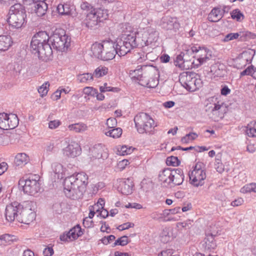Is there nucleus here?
Listing matches in <instances>:
<instances>
[{"label":"nucleus","mask_w":256,"mask_h":256,"mask_svg":"<svg viewBox=\"0 0 256 256\" xmlns=\"http://www.w3.org/2000/svg\"><path fill=\"white\" fill-rule=\"evenodd\" d=\"M88 184V176L84 172L74 174L66 177L64 182V192L71 199L82 198Z\"/></svg>","instance_id":"f257e3e1"},{"label":"nucleus","mask_w":256,"mask_h":256,"mask_svg":"<svg viewBox=\"0 0 256 256\" xmlns=\"http://www.w3.org/2000/svg\"><path fill=\"white\" fill-rule=\"evenodd\" d=\"M128 74L133 80L142 86L154 88L158 84V74L152 66L138 65L136 69L130 70Z\"/></svg>","instance_id":"f03ea898"},{"label":"nucleus","mask_w":256,"mask_h":256,"mask_svg":"<svg viewBox=\"0 0 256 256\" xmlns=\"http://www.w3.org/2000/svg\"><path fill=\"white\" fill-rule=\"evenodd\" d=\"M184 174L180 168L171 169L167 168L160 171L158 174V181L164 186L172 188L182 184Z\"/></svg>","instance_id":"7ed1b4c3"},{"label":"nucleus","mask_w":256,"mask_h":256,"mask_svg":"<svg viewBox=\"0 0 256 256\" xmlns=\"http://www.w3.org/2000/svg\"><path fill=\"white\" fill-rule=\"evenodd\" d=\"M205 112L210 118L214 122L222 119L227 112L226 104L218 98L211 97L206 100Z\"/></svg>","instance_id":"20e7f679"},{"label":"nucleus","mask_w":256,"mask_h":256,"mask_svg":"<svg viewBox=\"0 0 256 256\" xmlns=\"http://www.w3.org/2000/svg\"><path fill=\"white\" fill-rule=\"evenodd\" d=\"M8 22L12 27L20 28L24 26L26 22V14L24 6L20 4H15L9 10Z\"/></svg>","instance_id":"39448f33"},{"label":"nucleus","mask_w":256,"mask_h":256,"mask_svg":"<svg viewBox=\"0 0 256 256\" xmlns=\"http://www.w3.org/2000/svg\"><path fill=\"white\" fill-rule=\"evenodd\" d=\"M108 18V12L106 10L101 8H94L87 14L82 24L88 28L94 29L100 22Z\"/></svg>","instance_id":"423d86ee"},{"label":"nucleus","mask_w":256,"mask_h":256,"mask_svg":"<svg viewBox=\"0 0 256 256\" xmlns=\"http://www.w3.org/2000/svg\"><path fill=\"white\" fill-rule=\"evenodd\" d=\"M50 40L53 48L61 52H66L70 45V36L62 29L56 30Z\"/></svg>","instance_id":"0eeeda50"},{"label":"nucleus","mask_w":256,"mask_h":256,"mask_svg":"<svg viewBox=\"0 0 256 256\" xmlns=\"http://www.w3.org/2000/svg\"><path fill=\"white\" fill-rule=\"evenodd\" d=\"M138 46L135 34L124 35L115 44L116 53L120 56H125L134 48Z\"/></svg>","instance_id":"6e6552de"},{"label":"nucleus","mask_w":256,"mask_h":256,"mask_svg":"<svg viewBox=\"0 0 256 256\" xmlns=\"http://www.w3.org/2000/svg\"><path fill=\"white\" fill-rule=\"evenodd\" d=\"M181 84L188 90L194 92L202 86V82L200 76L193 72H186L181 74L179 76Z\"/></svg>","instance_id":"1a4fd4ad"},{"label":"nucleus","mask_w":256,"mask_h":256,"mask_svg":"<svg viewBox=\"0 0 256 256\" xmlns=\"http://www.w3.org/2000/svg\"><path fill=\"white\" fill-rule=\"evenodd\" d=\"M134 122L138 132L140 134L150 132L156 126L154 120L147 114L140 112L136 114Z\"/></svg>","instance_id":"9d476101"},{"label":"nucleus","mask_w":256,"mask_h":256,"mask_svg":"<svg viewBox=\"0 0 256 256\" xmlns=\"http://www.w3.org/2000/svg\"><path fill=\"white\" fill-rule=\"evenodd\" d=\"M21 206H22V208L19 212L18 222L28 224L35 218L36 204L32 201H26L21 204Z\"/></svg>","instance_id":"9b49d317"},{"label":"nucleus","mask_w":256,"mask_h":256,"mask_svg":"<svg viewBox=\"0 0 256 256\" xmlns=\"http://www.w3.org/2000/svg\"><path fill=\"white\" fill-rule=\"evenodd\" d=\"M158 38V32L155 28H147L144 29L142 36L136 40L138 46L144 47L157 42Z\"/></svg>","instance_id":"f8f14e48"},{"label":"nucleus","mask_w":256,"mask_h":256,"mask_svg":"<svg viewBox=\"0 0 256 256\" xmlns=\"http://www.w3.org/2000/svg\"><path fill=\"white\" fill-rule=\"evenodd\" d=\"M202 164L198 162L196 164L194 169L189 174L190 180L191 184L195 186H202L204 183V180L206 178V174L202 169Z\"/></svg>","instance_id":"ddd939ff"},{"label":"nucleus","mask_w":256,"mask_h":256,"mask_svg":"<svg viewBox=\"0 0 256 256\" xmlns=\"http://www.w3.org/2000/svg\"><path fill=\"white\" fill-rule=\"evenodd\" d=\"M18 124V119L16 114L0 113V128L13 129Z\"/></svg>","instance_id":"4468645a"},{"label":"nucleus","mask_w":256,"mask_h":256,"mask_svg":"<svg viewBox=\"0 0 256 256\" xmlns=\"http://www.w3.org/2000/svg\"><path fill=\"white\" fill-rule=\"evenodd\" d=\"M64 142L68 144L62 150L63 154L65 156L68 158H74L80 154L81 148L77 142L67 138L64 139Z\"/></svg>","instance_id":"2eb2a0df"},{"label":"nucleus","mask_w":256,"mask_h":256,"mask_svg":"<svg viewBox=\"0 0 256 256\" xmlns=\"http://www.w3.org/2000/svg\"><path fill=\"white\" fill-rule=\"evenodd\" d=\"M19 186L22 187L24 193L30 195H34L40 190V183L35 179L20 180Z\"/></svg>","instance_id":"dca6fc26"},{"label":"nucleus","mask_w":256,"mask_h":256,"mask_svg":"<svg viewBox=\"0 0 256 256\" xmlns=\"http://www.w3.org/2000/svg\"><path fill=\"white\" fill-rule=\"evenodd\" d=\"M22 208L21 204L14 202L6 206L5 210V217L6 220L10 222L16 220L18 222L19 212Z\"/></svg>","instance_id":"f3484780"},{"label":"nucleus","mask_w":256,"mask_h":256,"mask_svg":"<svg viewBox=\"0 0 256 256\" xmlns=\"http://www.w3.org/2000/svg\"><path fill=\"white\" fill-rule=\"evenodd\" d=\"M191 50L193 53H194L193 57L196 58V60H194L192 64L197 68L209 59V58L208 56L206 50L205 48L192 46L191 48Z\"/></svg>","instance_id":"a211bd4d"},{"label":"nucleus","mask_w":256,"mask_h":256,"mask_svg":"<svg viewBox=\"0 0 256 256\" xmlns=\"http://www.w3.org/2000/svg\"><path fill=\"white\" fill-rule=\"evenodd\" d=\"M162 28L166 30H174L176 31L180 27L177 18L170 16H166L162 18L160 22Z\"/></svg>","instance_id":"6ab92c4d"},{"label":"nucleus","mask_w":256,"mask_h":256,"mask_svg":"<svg viewBox=\"0 0 256 256\" xmlns=\"http://www.w3.org/2000/svg\"><path fill=\"white\" fill-rule=\"evenodd\" d=\"M104 146L102 144H95L90 148V156L91 160L96 159L106 158L108 156L107 152H104Z\"/></svg>","instance_id":"aec40b11"},{"label":"nucleus","mask_w":256,"mask_h":256,"mask_svg":"<svg viewBox=\"0 0 256 256\" xmlns=\"http://www.w3.org/2000/svg\"><path fill=\"white\" fill-rule=\"evenodd\" d=\"M50 39L47 32L44 31L39 32L32 37L30 42V48H38V46L41 44L48 43Z\"/></svg>","instance_id":"412c9836"},{"label":"nucleus","mask_w":256,"mask_h":256,"mask_svg":"<svg viewBox=\"0 0 256 256\" xmlns=\"http://www.w3.org/2000/svg\"><path fill=\"white\" fill-rule=\"evenodd\" d=\"M133 182L130 178L122 179L119 180L118 190L122 194L128 195L132 193Z\"/></svg>","instance_id":"4be33fe9"},{"label":"nucleus","mask_w":256,"mask_h":256,"mask_svg":"<svg viewBox=\"0 0 256 256\" xmlns=\"http://www.w3.org/2000/svg\"><path fill=\"white\" fill-rule=\"evenodd\" d=\"M255 52L254 50L248 48L245 49L241 52V69L245 68L246 64H250L254 56Z\"/></svg>","instance_id":"5701e85b"},{"label":"nucleus","mask_w":256,"mask_h":256,"mask_svg":"<svg viewBox=\"0 0 256 256\" xmlns=\"http://www.w3.org/2000/svg\"><path fill=\"white\" fill-rule=\"evenodd\" d=\"M37 55L39 58L43 60L46 61L50 60L52 56V48L50 44L48 43H44Z\"/></svg>","instance_id":"b1692460"},{"label":"nucleus","mask_w":256,"mask_h":256,"mask_svg":"<svg viewBox=\"0 0 256 256\" xmlns=\"http://www.w3.org/2000/svg\"><path fill=\"white\" fill-rule=\"evenodd\" d=\"M104 48H106V60L113 59L117 54L115 43L112 41H104Z\"/></svg>","instance_id":"393cba45"},{"label":"nucleus","mask_w":256,"mask_h":256,"mask_svg":"<svg viewBox=\"0 0 256 256\" xmlns=\"http://www.w3.org/2000/svg\"><path fill=\"white\" fill-rule=\"evenodd\" d=\"M52 168L56 178L58 179H61L64 178L65 175V168L62 164L54 162L52 165Z\"/></svg>","instance_id":"a878e982"},{"label":"nucleus","mask_w":256,"mask_h":256,"mask_svg":"<svg viewBox=\"0 0 256 256\" xmlns=\"http://www.w3.org/2000/svg\"><path fill=\"white\" fill-rule=\"evenodd\" d=\"M224 12L219 8H214L209 14L208 19L212 22H217L223 16Z\"/></svg>","instance_id":"bb28decb"},{"label":"nucleus","mask_w":256,"mask_h":256,"mask_svg":"<svg viewBox=\"0 0 256 256\" xmlns=\"http://www.w3.org/2000/svg\"><path fill=\"white\" fill-rule=\"evenodd\" d=\"M29 160V156L26 153H18L15 156L14 162L17 166H23Z\"/></svg>","instance_id":"cd10ccee"},{"label":"nucleus","mask_w":256,"mask_h":256,"mask_svg":"<svg viewBox=\"0 0 256 256\" xmlns=\"http://www.w3.org/2000/svg\"><path fill=\"white\" fill-rule=\"evenodd\" d=\"M12 40L10 36H0V51H5L12 45Z\"/></svg>","instance_id":"c85d7f7f"},{"label":"nucleus","mask_w":256,"mask_h":256,"mask_svg":"<svg viewBox=\"0 0 256 256\" xmlns=\"http://www.w3.org/2000/svg\"><path fill=\"white\" fill-rule=\"evenodd\" d=\"M104 41L102 43L95 42L91 46L92 55L94 58L100 59L102 49L104 48Z\"/></svg>","instance_id":"c756f323"},{"label":"nucleus","mask_w":256,"mask_h":256,"mask_svg":"<svg viewBox=\"0 0 256 256\" xmlns=\"http://www.w3.org/2000/svg\"><path fill=\"white\" fill-rule=\"evenodd\" d=\"M214 234H207L204 240L205 248L208 250H214L216 247V243L214 240Z\"/></svg>","instance_id":"7c9ffc66"},{"label":"nucleus","mask_w":256,"mask_h":256,"mask_svg":"<svg viewBox=\"0 0 256 256\" xmlns=\"http://www.w3.org/2000/svg\"><path fill=\"white\" fill-rule=\"evenodd\" d=\"M34 12L38 16H44L46 12L48 6L45 2H40L36 4Z\"/></svg>","instance_id":"2f4dec72"},{"label":"nucleus","mask_w":256,"mask_h":256,"mask_svg":"<svg viewBox=\"0 0 256 256\" xmlns=\"http://www.w3.org/2000/svg\"><path fill=\"white\" fill-rule=\"evenodd\" d=\"M70 130L74 131L76 132H83L87 130L88 126L84 123L80 122L70 124L68 126Z\"/></svg>","instance_id":"473e14b6"},{"label":"nucleus","mask_w":256,"mask_h":256,"mask_svg":"<svg viewBox=\"0 0 256 256\" xmlns=\"http://www.w3.org/2000/svg\"><path fill=\"white\" fill-rule=\"evenodd\" d=\"M68 232L72 240L77 239L83 234L82 230L78 224L72 228Z\"/></svg>","instance_id":"72a5a7b5"},{"label":"nucleus","mask_w":256,"mask_h":256,"mask_svg":"<svg viewBox=\"0 0 256 256\" xmlns=\"http://www.w3.org/2000/svg\"><path fill=\"white\" fill-rule=\"evenodd\" d=\"M57 10L62 15H69L70 14L72 8L68 4H59L57 6Z\"/></svg>","instance_id":"f704fd0d"},{"label":"nucleus","mask_w":256,"mask_h":256,"mask_svg":"<svg viewBox=\"0 0 256 256\" xmlns=\"http://www.w3.org/2000/svg\"><path fill=\"white\" fill-rule=\"evenodd\" d=\"M160 240L164 243H167L172 238V232L168 228H164L160 235Z\"/></svg>","instance_id":"c9c22d12"},{"label":"nucleus","mask_w":256,"mask_h":256,"mask_svg":"<svg viewBox=\"0 0 256 256\" xmlns=\"http://www.w3.org/2000/svg\"><path fill=\"white\" fill-rule=\"evenodd\" d=\"M122 132V129L120 128H111L108 131L106 132L105 134L106 136H108L114 138H117L121 136Z\"/></svg>","instance_id":"e433bc0d"},{"label":"nucleus","mask_w":256,"mask_h":256,"mask_svg":"<svg viewBox=\"0 0 256 256\" xmlns=\"http://www.w3.org/2000/svg\"><path fill=\"white\" fill-rule=\"evenodd\" d=\"M15 237L14 236L8 234H5L0 236V245L5 246L10 244L11 242L15 240Z\"/></svg>","instance_id":"4c0bfd02"},{"label":"nucleus","mask_w":256,"mask_h":256,"mask_svg":"<svg viewBox=\"0 0 256 256\" xmlns=\"http://www.w3.org/2000/svg\"><path fill=\"white\" fill-rule=\"evenodd\" d=\"M108 73V68L104 66H100L95 70L94 76L96 78H100L106 75Z\"/></svg>","instance_id":"58836bf2"},{"label":"nucleus","mask_w":256,"mask_h":256,"mask_svg":"<svg viewBox=\"0 0 256 256\" xmlns=\"http://www.w3.org/2000/svg\"><path fill=\"white\" fill-rule=\"evenodd\" d=\"M222 66L218 64L213 65L211 67L210 71L213 72L215 76L221 77L224 74V70L222 68Z\"/></svg>","instance_id":"ea45409f"},{"label":"nucleus","mask_w":256,"mask_h":256,"mask_svg":"<svg viewBox=\"0 0 256 256\" xmlns=\"http://www.w3.org/2000/svg\"><path fill=\"white\" fill-rule=\"evenodd\" d=\"M100 92H117L120 91V89L118 88L108 86L107 83H104L102 86H100Z\"/></svg>","instance_id":"a19ab883"},{"label":"nucleus","mask_w":256,"mask_h":256,"mask_svg":"<svg viewBox=\"0 0 256 256\" xmlns=\"http://www.w3.org/2000/svg\"><path fill=\"white\" fill-rule=\"evenodd\" d=\"M134 150L132 147H128L126 146H122L118 148V152L119 154L124 156L130 154Z\"/></svg>","instance_id":"79ce46f5"},{"label":"nucleus","mask_w":256,"mask_h":256,"mask_svg":"<svg viewBox=\"0 0 256 256\" xmlns=\"http://www.w3.org/2000/svg\"><path fill=\"white\" fill-rule=\"evenodd\" d=\"M256 36L253 33L248 31L241 32V42L248 41L251 39H254Z\"/></svg>","instance_id":"37998d69"},{"label":"nucleus","mask_w":256,"mask_h":256,"mask_svg":"<svg viewBox=\"0 0 256 256\" xmlns=\"http://www.w3.org/2000/svg\"><path fill=\"white\" fill-rule=\"evenodd\" d=\"M50 84L48 82H46L43 84L38 88V92L42 97L46 96L49 90Z\"/></svg>","instance_id":"c03bdc74"},{"label":"nucleus","mask_w":256,"mask_h":256,"mask_svg":"<svg viewBox=\"0 0 256 256\" xmlns=\"http://www.w3.org/2000/svg\"><path fill=\"white\" fill-rule=\"evenodd\" d=\"M93 75L92 74L86 73L78 76V80L80 82H86L93 80Z\"/></svg>","instance_id":"a18cd8bd"},{"label":"nucleus","mask_w":256,"mask_h":256,"mask_svg":"<svg viewBox=\"0 0 256 256\" xmlns=\"http://www.w3.org/2000/svg\"><path fill=\"white\" fill-rule=\"evenodd\" d=\"M198 134L194 132H190L182 138L181 141L183 143H188L190 141L195 140L198 137Z\"/></svg>","instance_id":"49530a36"},{"label":"nucleus","mask_w":256,"mask_h":256,"mask_svg":"<svg viewBox=\"0 0 256 256\" xmlns=\"http://www.w3.org/2000/svg\"><path fill=\"white\" fill-rule=\"evenodd\" d=\"M166 162L168 165L172 166H178L180 162L178 158L174 156L168 157Z\"/></svg>","instance_id":"de8ad7c7"},{"label":"nucleus","mask_w":256,"mask_h":256,"mask_svg":"<svg viewBox=\"0 0 256 256\" xmlns=\"http://www.w3.org/2000/svg\"><path fill=\"white\" fill-rule=\"evenodd\" d=\"M184 54H183L182 53H181L180 54L178 55L176 60H174V64L176 66H178L181 68H184Z\"/></svg>","instance_id":"09e8293b"},{"label":"nucleus","mask_w":256,"mask_h":256,"mask_svg":"<svg viewBox=\"0 0 256 256\" xmlns=\"http://www.w3.org/2000/svg\"><path fill=\"white\" fill-rule=\"evenodd\" d=\"M128 242L129 241L128 236H124L118 238L116 240L114 243V245H120L122 246H124L126 245Z\"/></svg>","instance_id":"8fccbe9b"},{"label":"nucleus","mask_w":256,"mask_h":256,"mask_svg":"<svg viewBox=\"0 0 256 256\" xmlns=\"http://www.w3.org/2000/svg\"><path fill=\"white\" fill-rule=\"evenodd\" d=\"M240 36V34L238 32L236 33H230L228 34H226L224 38L223 39L222 41L224 42H228L230 40H236Z\"/></svg>","instance_id":"3c124183"},{"label":"nucleus","mask_w":256,"mask_h":256,"mask_svg":"<svg viewBox=\"0 0 256 256\" xmlns=\"http://www.w3.org/2000/svg\"><path fill=\"white\" fill-rule=\"evenodd\" d=\"M10 142V136L6 134H0V146L8 145Z\"/></svg>","instance_id":"603ef678"},{"label":"nucleus","mask_w":256,"mask_h":256,"mask_svg":"<svg viewBox=\"0 0 256 256\" xmlns=\"http://www.w3.org/2000/svg\"><path fill=\"white\" fill-rule=\"evenodd\" d=\"M245 130L246 134L250 137H256V127H252L250 126H248Z\"/></svg>","instance_id":"864d4df0"},{"label":"nucleus","mask_w":256,"mask_h":256,"mask_svg":"<svg viewBox=\"0 0 256 256\" xmlns=\"http://www.w3.org/2000/svg\"><path fill=\"white\" fill-rule=\"evenodd\" d=\"M96 90L92 87H86L83 90V92L87 96L94 97V94H96Z\"/></svg>","instance_id":"5fc2aeb1"},{"label":"nucleus","mask_w":256,"mask_h":256,"mask_svg":"<svg viewBox=\"0 0 256 256\" xmlns=\"http://www.w3.org/2000/svg\"><path fill=\"white\" fill-rule=\"evenodd\" d=\"M27 74L30 76H34L38 72V68L34 65H31L27 68Z\"/></svg>","instance_id":"6e6d98bb"},{"label":"nucleus","mask_w":256,"mask_h":256,"mask_svg":"<svg viewBox=\"0 0 256 256\" xmlns=\"http://www.w3.org/2000/svg\"><path fill=\"white\" fill-rule=\"evenodd\" d=\"M61 124V122L60 120H50L48 122V128L50 129L54 130L58 128Z\"/></svg>","instance_id":"4d7b16f0"},{"label":"nucleus","mask_w":256,"mask_h":256,"mask_svg":"<svg viewBox=\"0 0 256 256\" xmlns=\"http://www.w3.org/2000/svg\"><path fill=\"white\" fill-rule=\"evenodd\" d=\"M63 205H64V204L62 202L56 203L52 206V209L56 212L60 214L62 211Z\"/></svg>","instance_id":"13d9d810"},{"label":"nucleus","mask_w":256,"mask_h":256,"mask_svg":"<svg viewBox=\"0 0 256 256\" xmlns=\"http://www.w3.org/2000/svg\"><path fill=\"white\" fill-rule=\"evenodd\" d=\"M117 124L116 120L114 118H109L107 120L106 125L110 128H114Z\"/></svg>","instance_id":"bf43d9fd"},{"label":"nucleus","mask_w":256,"mask_h":256,"mask_svg":"<svg viewBox=\"0 0 256 256\" xmlns=\"http://www.w3.org/2000/svg\"><path fill=\"white\" fill-rule=\"evenodd\" d=\"M253 66H248L246 68H244V70L241 72V76H251Z\"/></svg>","instance_id":"052dcab7"},{"label":"nucleus","mask_w":256,"mask_h":256,"mask_svg":"<svg viewBox=\"0 0 256 256\" xmlns=\"http://www.w3.org/2000/svg\"><path fill=\"white\" fill-rule=\"evenodd\" d=\"M80 8L82 10L86 12H90L91 10L95 8H93L92 5L87 2H83L80 5Z\"/></svg>","instance_id":"680f3d73"},{"label":"nucleus","mask_w":256,"mask_h":256,"mask_svg":"<svg viewBox=\"0 0 256 256\" xmlns=\"http://www.w3.org/2000/svg\"><path fill=\"white\" fill-rule=\"evenodd\" d=\"M134 226V224L132 222H126L123 224L119 226L118 228V229L120 230H127L130 228H133Z\"/></svg>","instance_id":"e2e57ef3"},{"label":"nucleus","mask_w":256,"mask_h":256,"mask_svg":"<svg viewBox=\"0 0 256 256\" xmlns=\"http://www.w3.org/2000/svg\"><path fill=\"white\" fill-rule=\"evenodd\" d=\"M230 15L232 19H236L238 21L240 20V10L238 9L232 10L230 13Z\"/></svg>","instance_id":"0e129e2a"},{"label":"nucleus","mask_w":256,"mask_h":256,"mask_svg":"<svg viewBox=\"0 0 256 256\" xmlns=\"http://www.w3.org/2000/svg\"><path fill=\"white\" fill-rule=\"evenodd\" d=\"M192 225V221L190 220H188L186 221L179 222L178 224V226L182 227L185 228H190Z\"/></svg>","instance_id":"69168bd1"},{"label":"nucleus","mask_w":256,"mask_h":256,"mask_svg":"<svg viewBox=\"0 0 256 256\" xmlns=\"http://www.w3.org/2000/svg\"><path fill=\"white\" fill-rule=\"evenodd\" d=\"M60 240L64 242H70L72 241L71 239V237L68 234V232L64 233L60 236Z\"/></svg>","instance_id":"338daca9"},{"label":"nucleus","mask_w":256,"mask_h":256,"mask_svg":"<svg viewBox=\"0 0 256 256\" xmlns=\"http://www.w3.org/2000/svg\"><path fill=\"white\" fill-rule=\"evenodd\" d=\"M43 254L44 256H52L54 254V250L51 247H47L44 249Z\"/></svg>","instance_id":"774afa93"}]
</instances>
